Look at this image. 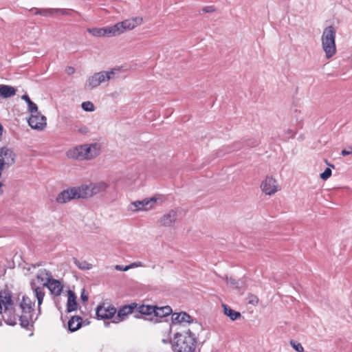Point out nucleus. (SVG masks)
Here are the masks:
<instances>
[{"label":"nucleus","mask_w":352,"mask_h":352,"mask_svg":"<svg viewBox=\"0 0 352 352\" xmlns=\"http://www.w3.org/2000/svg\"><path fill=\"white\" fill-rule=\"evenodd\" d=\"M108 187V184L101 182L82 184L78 187L68 188L61 191L56 197V201L58 204H66L72 199H87L100 192H104Z\"/></svg>","instance_id":"nucleus-1"},{"label":"nucleus","mask_w":352,"mask_h":352,"mask_svg":"<svg viewBox=\"0 0 352 352\" xmlns=\"http://www.w3.org/2000/svg\"><path fill=\"white\" fill-rule=\"evenodd\" d=\"M197 338L190 329L184 333H177L174 336V352H195Z\"/></svg>","instance_id":"nucleus-2"},{"label":"nucleus","mask_w":352,"mask_h":352,"mask_svg":"<svg viewBox=\"0 0 352 352\" xmlns=\"http://www.w3.org/2000/svg\"><path fill=\"white\" fill-rule=\"evenodd\" d=\"M100 149L101 146L98 143L86 144L69 150L67 155L69 158L79 160H91L100 154Z\"/></svg>","instance_id":"nucleus-3"},{"label":"nucleus","mask_w":352,"mask_h":352,"mask_svg":"<svg viewBox=\"0 0 352 352\" xmlns=\"http://www.w3.org/2000/svg\"><path fill=\"white\" fill-rule=\"evenodd\" d=\"M335 39V28L331 25L325 28L322 34L321 41L322 50L324 52L325 57L327 59L331 58L336 53Z\"/></svg>","instance_id":"nucleus-4"},{"label":"nucleus","mask_w":352,"mask_h":352,"mask_svg":"<svg viewBox=\"0 0 352 352\" xmlns=\"http://www.w3.org/2000/svg\"><path fill=\"white\" fill-rule=\"evenodd\" d=\"M34 302L29 297L23 296L22 301L19 307L22 314L19 316L20 325L23 328H28L30 324V320H32V312L34 310Z\"/></svg>","instance_id":"nucleus-5"},{"label":"nucleus","mask_w":352,"mask_h":352,"mask_svg":"<svg viewBox=\"0 0 352 352\" xmlns=\"http://www.w3.org/2000/svg\"><path fill=\"white\" fill-rule=\"evenodd\" d=\"M142 21L143 19L142 17L135 16L117 23L113 25V30H115V36L120 35L125 31L133 30L141 25Z\"/></svg>","instance_id":"nucleus-6"},{"label":"nucleus","mask_w":352,"mask_h":352,"mask_svg":"<svg viewBox=\"0 0 352 352\" xmlns=\"http://www.w3.org/2000/svg\"><path fill=\"white\" fill-rule=\"evenodd\" d=\"M46 275V282L43 283V287H46L49 289L51 294L56 296L60 295L63 291V285L58 280H56L52 278V273L43 269L41 271V275Z\"/></svg>","instance_id":"nucleus-7"},{"label":"nucleus","mask_w":352,"mask_h":352,"mask_svg":"<svg viewBox=\"0 0 352 352\" xmlns=\"http://www.w3.org/2000/svg\"><path fill=\"white\" fill-rule=\"evenodd\" d=\"M171 319L174 324H181L182 322L193 323L195 325L194 330H202L201 324L186 312L173 313Z\"/></svg>","instance_id":"nucleus-8"},{"label":"nucleus","mask_w":352,"mask_h":352,"mask_svg":"<svg viewBox=\"0 0 352 352\" xmlns=\"http://www.w3.org/2000/svg\"><path fill=\"white\" fill-rule=\"evenodd\" d=\"M28 122L32 129L37 130H43L47 124L46 118L38 111L31 113Z\"/></svg>","instance_id":"nucleus-9"},{"label":"nucleus","mask_w":352,"mask_h":352,"mask_svg":"<svg viewBox=\"0 0 352 352\" xmlns=\"http://www.w3.org/2000/svg\"><path fill=\"white\" fill-rule=\"evenodd\" d=\"M156 201L157 199L154 197L150 199H144L140 201H135L131 204L130 209L134 212L148 210L154 206Z\"/></svg>","instance_id":"nucleus-10"},{"label":"nucleus","mask_w":352,"mask_h":352,"mask_svg":"<svg viewBox=\"0 0 352 352\" xmlns=\"http://www.w3.org/2000/svg\"><path fill=\"white\" fill-rule=\"evenodd\" d=\"M261 188L263 192L268 195H274L278 190L276 179L269 176L261 183Z\"/></svg>","instance_id":"nucleus-11"},{"label":"nucleus","mask_w":352,"mask_h":352,"mask_svg":"<svg viewBox=\"0 0 352 352\" xmlns=\"http://www.w3.org/2000/svg\"><path fill=\"white\" fill-rule=\"evenodd\" d=\"M116 313V309L111 305L105 306L104 304L98 305L96 314L98 319H109L111 318Z\"/></svg>","instance_id":"nucleus-12"},{"label":"nucleus","mask_w":352,"mask_h":352,"mask_svg":"<svg viewBox=\"0 0 352 352\" xmlns=\"http://www.w3.org/2000/svg\"><path fill=\"white\" fill-rule=\"evenodd\" d=\"M135 314L134 315L135 318H141L140 315L142 316V318L147 319L145 316H151L148 320H153L154 317L155 312V306L153 305H142L139 307H136L135 308Z\"/></svg>","instance_id":"nucleus-13"},{"label":"nucleus","mask_w":352,"mask_h":352,"mask_svg":"<svg viewBox=\"0 0 352 352\" xmlns=\"http://www.w3.org/2000/svg\"><path fill=\"white\" fill-rule=\"evenodd\" d=\"M177 219V212L175 210H171L168 213L164 214L158 223L161 226L170 227L172 226Z\"/></svg>","instance_id":"nucleus-14"},{"label":"nucleus","mask_w":352,"mask_h":352,"mask_svg":"<svg viewBox=\"0 0 352 352\" xmlns=\"http://www.w3.org/2000/svg\"><path fill=\"white\" fill-rule=\"evenodd\" d=\"M87 31L94 36H115V30H113V25L108 26L105 28H89Z\"/></svg>","instance_id":"nucleus-15"},{"label":"nucleus","mask_w":352,"mask_h":352,"mask_svg":"<svg viewBox=\"0 0 352 352\" xmlns=\"http://www.w3.org/2000/svg\"><path fill=\"white\" fill-rule=\"evenodd\" d=\"M137 304L133 303L129 305H124L118 312L117 318L114 319L113 322L118 323L122 320L125 316L129 314H133L136 308Z\"/></svg>","instance_id":"nucleus-16"},{"label":"nucleus","mask_w":352,"mask_h":352,"mask_svg":"<svg viewBox=\"0 0 352 352\" xmlns=\"http://www.w3.org/2000/svg\"><path fill=\"white\" fill-rule=\"evenodd\" d=\"M3 318L7 324L14 326L17 322L18 316L13 313L12 309L6 307L4 309Z\"/></svg>","instance_id":"nucleus-17"},{"label":"nucleus","mask_w":352,"mask_h":352,"mask_svg":"<svg viewBox=\"0 0 352 352\" xmlns=\"http://www.w3.org/2000/svg\"><path fill=\"white\" fill-rule=\"evenodd\" d=\"M78 303L76 296L72 290L68 291V297L67 302V311L68 313L75 311L77 309Z\"/></svg>","instance_id":"nucleus-18"},{"label":"nucleus","mask_w":352,"mask_h":352,"mask_svg":"<svg viewBox=\"0 0 352 352\" xmlns=\"http://www.w3.org/2000/svg\"><path fill=\"white\" fill-rule=\"evenodd\" d=\"M116 69H113L110 72H100L96 74V76L98 78V81L99 84L100 85L102 82H105L109 81V80L114 78L115 75V71H116Z\"/></svg>","instance_id":"nucleus-19"},{"label":"nucleus","mask_w":352,"mask_h":352,"mask_svg":"<svg viewBox=\"0 0 352 352\" xmlns=\"http://www.w3.org/2000/svg\"><path fill=\"white\" fill-rule=\"evenodd\" d=\"M16 93V89L10 85H0V96L3 98H8L14 96Z\"/></svg>","instance_id":"nucleus-20"},{"label":"nucleus","mask_w":352,"mask_h":352,"mask_svg":"<svg viewBox=\"0 0 352 352\" xmlns=\"http://www.w3.org/2000/svg\"><path fill=\"white\" fill-rule=\"evenodd\" d=\"M171 313L172 309L170 306H164L162 307L155 306L154 317L155 318V322H157V318H164L170 315Z\"/></svg>","instance_id":"nucleus-21"},{"label":"nucleus","mask_w":352,"mask_h":352,"mask_svg":"<svg viewBox=\"0 0 352 352\" xmlns=\"http://www.w3.org/2000/svg\"><path fill=\"white\" fill-rule=\"evenodd\" d=\"M82 318L80 316H72L68 321V329L70 331L74 332L79 329L82 325Z\"/></svg>","instance_id":"nucleus-22"},{"label":"nucleus","mask_w":352,"mask_h":352,"mask_svg":"<svg viewBox=\"0 0 352 352\" xmlns=\"http://www.w3.org/2000/svg\"><path fill=\"white\" fill-rule=\"evenodd\" d=\"M0 302L4 305L5 309L12 305V296L10 291L3 289L0 292Z\"/></svg>","instance_id":"nucleus-23"},{"label":"nucleus","mask_w":352,"mask_h":352,"mask_svg":"<svg viewBox=\"0 0 352 352\" xmlns=\"http://www.w3.org/2000/svg\"><path fill=\"white\" fill-rule=\"evenodd\" d=\"M223 313L228 316L231 320H235L241 317L240 312L236 311L226 305H223Z\"/></svg>","instance_id":"nucleus-24"},{"label":"nucleus","mask_w":352,"mask_h":352,"mask_svg":"<svg viewBox=\"0 0 352 352\" xmlns=\"http://www.w3.org/2000/svg\"><path fill=\"white\" fill-rule=\"evenodd\" d=\"M225 279L228 285L235 289H241L245 285V282L241 279L236 280L232 276L228 277V276L225 277Z\"/></svg>","instance_id":"nucleus-25"},{"label":"nucleus","mask_w":352,"mask_h":352,"mask_svg":"<svg viewBox=\"0 0 352 352\" xmlns=\"http://www.w3.org/2000/svg\"><path fill=\"white\" fill-rule=\"evenodd\" d=\"M32 288L34 290L35 296L38 300V307L40 308V305H41L45 296L43 288L40 287H36L34 284H32Z\"/></svg>","instance_id":"nucleus-26"},{"label":"nucleus","mask_w":352,"mask_h":352,"mask_svg":"<svg viewBox=\"0 0 352 352\" xmlns=\"http://www.w3.org/2000/svg\"><path fill=\"white\" fill-rule=\"evenodd\" d=\"M99 85H100V84L98 81V78L96 76V74H94L93 76H90L87 79V80L85 85V88L86 89L91 90V89H93L97 87Z\"/></svg>","instance_id":"nucleus-27"},{"label":"nucleus","mask_w":352,"mask_h":352,"mask_svg":"<svg viewBox=\"0 0 352 352\" xmlns=\"http://www.w3.org/2000/svg\"><path fill=\"white\" fill-rule=\"evenodd\" d=\"M74 264L82 270H88L92 268V265L86 261H79L76 258H73Z\"/></svg>","instance_id":"nucleus-28"},{"label":"nucleus","mask_w":352,"mask_h":352,"mask_svg":"<svg viewBox=\"0 0 352 352\" xmlns=\"http://www.w3.org/2000/svg\"><path fill=\"white\" fill-rule=\"evenodd\" d=\"M21 98L25 100L26 102V103L28 104V111L31 113H33L34 112H36L37 110H38V107L36 105V104H35L34 102H33L30 97L27 95V94H25L23 96H22Z\"/></svg>","instance_id":"nucleus-29"},{"label":"nucleus","mask_w":352,"mask_h":352,"mask_svg":"<svg viewBox=\"0 0 352 352\" xmlns=\"http://www.w3.org/2000/svg\"><path fill=\"white\" fill-rule=\"evenodd\" d=\"M54 14V8H44V9H36L34 14L36 15H42L44 16H47L48 15H52Z\"/></svg>","instance_id":"nucleus-30"},{"label":"nucleus","mask_w":352,"mask_h":352,"mask_svg":"<svg viewBox=\"0 0 352 352\" xmlns=\"http://www.w3.org/2000/svg\"><path fill=\"white\" fill-rule=\"evenodd\" d=\"M81 106L82 109L85 111L92 112L95 110L94 104L90 101L83 102Z\"/></svg>","instance_id":"nucleus-31"},{"label":"nucleus","mask_w":352,"mask_h":352,"mask_svg":"<svg viewBox=\"0 0 352 352\" xmlns=\"http://www.w3.org/2000/svg\"><path fill=\"white\" fill-rule=\"evenodd\" d=\"M289 344L293 347V349L296 351L304 352V348L300 343L292 340H290Z\"/></svg>","instance_id":"nucleus-32"},{"label":"nucleus","mask_w":352,"mask_h":352,"mask_svg":"<svg viewBox=\"0 0 352 352\" xmlns=\"http://www.w3.org/2000/svg\"><path fill=\"white\" fill-rule=\"evenodd\" d=\"M331 170L329 168H327L323 173L320 174V178L323 180H327L331 175Z\"/></svg>","instance_id":"nucleus-33"},{"label":"nucleus","mask_w":352,"mask_h":352,"mask_svg":"<svg viewBox=\"0 0 352 352\" xmlns=\"http://www.w3.org/2000/svg\"><path fill=\"white\" fill-rule=\"evenodd\" d=\"M258 302V298L257 296L250 294L248 297V303L253 305H256Z\"/></svg>","instance_id":"nucleus-34"},{"label":"nucleus","mask_w":352,"mask_h":352,"mask_svg":"<svg viewBox=\"0 0 352 352\" xmlns=\"http://www.w3.org/2000/svg\"><path fill=\"white\" fill-rule=\"evenodd\" d=\"M142 266H143V264L141 261H137V262L132 263L129 265L125 266L124 270H128L131 268L137 267H142Z\"/></svg>","instance_id":"nucleus-35"},{"label":"nucleus","mask_w":352,"mask_h":352,"mask_svg":"<svg viewBox=\"0 0 352 352\" xmlns=\"http://www.w3.org/2000/svg\"><path fill=\"white\" fill-rule=\"evenodd\" d=\"M60 14L63 15H68L69 12L66 9H60V8H54V14Z\"/></svg>","instance_id":"nucleus-36"},{"label":"nucleus","mask_w":352,"mask_h":352,"mask_svg":"<svg viewBox=\"0 0 352 352\" xmlns=\"http://www.w3.org/2000/svg\"><path fill=\"white\" fill-rule=\"evenodd\" d=\"M216 10L214 6H208L203 8L202 11L206 13H210L213 12Z\"/></svg>","instance_id":"nucleus-37"},{"label":"nucleus","mask_w":352,"mask_h":352,"mask_svg":"<svg viewBox=\"0 0 352 352\" xmlns=\"http://www.w3.org/2000/svg\"><path fill=\"white\" fill-rule=\"evenodd\" d=\"M343 156L352 154V146H349L347 148L343 149L341 152Z\"/></svg>","instance_id":"nucleus-38"},{"label":"nucleus","mask_w":352,"mask_h":352,"mask_svg":"<svg viewBox=\"0 0 352 352\" xmlns=\"http://www.w3.org/2000/svg\"><path fill=\"white\" fill-rule=\"evenodd\" d=\"M41 270H39V272H38V274H37V278H38V279H41V281H45V282H46V275H42L41 276H40V275H41Z\"/></svg>","instance_id":"nucleus-39"},{"label":"nucleus","mask_w":352,"mask_h":352,"mask_svg":"<svg viewBox=\"0 0 352 352\" xmlns=\"http://www.w3.org/2000/svg\"><path fill=\"white\" fill-rule=\"evenodd\" d=\"M80 298H81V300L82 301H87L88 300V296L85 294V291L84 290H83V292L81 294Z\"/></svg>","instance_id":"nucleus-40"},{"label":"nucleus","mask_w":352,"mask_h":352,"mask_svg":"<svg viewBox=\"0 0 352 352\" xmlns=\"http://www.w3.org/2000/svg\"><path fill=\"white\" fill-rule=\"evenodd\" d=\"M78 131L80 133H81L82 134H85L88 132V129L86 126H83V127L80 128Z\"/></svg>","instance_id":"nucleus-41"},{"label":"nucleus","mask_w":352,"mask_h":352,"mask_svg":"<svg viewBox=\"0 0 352 352\" xmlns=\"http://www.w3.org/2000/svg\"><path fill=\"white\" fill-rule=\"evenodd\" d=\"M66 71H67V74H74V73L75 69H74V67H68L67 68Z\"/></svg>","instance_id":"nucleus-42"},{"label":"nucleus","mask_w":352,"mask_h":352,"mask_svg":"<svg viewBox=\"0 0 352 352\" xmlns=\"http://www.w3.org/2000/svg\"><path fill=\"white\" fill-rule=\"evenodd\" d=\"M115 269L117 270H120V271H123V272H125L126 270H124V267H123L121 265H117L115 266Z\"/></svg>","instance_id":"nucleus-43"},{"label":"nucleus","mask_w":352,"mask_h":352,"mask_svg":"<svg viewBox=\"0 0 352 352\" xmlns=\"http://www.w3.org/2000/svg\"><path fill=\"white\" fill-rule=\"evenodd\" d=\"M3 183L0 182V195L3 194V191L2 190Z\"/></svg>","instance_id":"nucleus-44"},{"label":"nucleus","mask_w":352,"mask_h":352,"mask_svg":"<svg viewBox=\"0 0 352 352\" xmlns=\"http://www.w3.org/2000/svg\"><path fill=\"white\" fill-rule=\"evenodd\" d=\"M2 312L1 302H0V314Z\"/></svg>","instance_id":"nucleus-45"},{"label":"nucleus","mask_w":352,"mask_h":352,"mask_svg":"<svg viewBox=\"0 0 352 352\" xmlns=\"http://www.w3.org/2000/svg\"><path fill=\"white\" fill-rule=\"evenodd\" d=\"M287 132H288V133H289V134H290V133H292V131H291V130H288V131H287Z\"/></svg>","instance_id":"nucleus-46"}]
</instances>
